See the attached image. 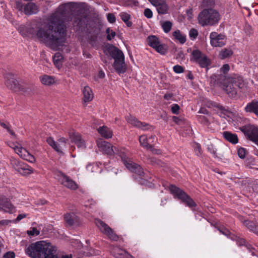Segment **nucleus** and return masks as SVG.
<instances>
[{
    "label": "nucleus",
    "instance_id": "obj_1",
    "mask_svg": "<svg viewBox=\"0 0 258 258\" xmlns=\"http://www.w3.org/2000/svg\"><path fill=\"white\" fill-rule=\"evenodd\" d=\"M25 36H31L55 48L62 45L67 35V27L62 15L58 12L52 14L45 22H31L25 28Z\"/></svg>",
    "mask_w": 258,
    "mask_h": 258
},
{
    "label": "nucleus",
    "instance_id": "obj_2",
    "mask_svg": "<svg viewBox=\"0 0 258 258\" xmlns=\"http://www.w3.org/2000/svg\"><path fill=\"white\" fill-rule=\"evenodd\" d=\"M25 252L31 258H58L56 255V247L43 240L30 244L25 249Z\"/></svg>",
    "mask_w": 258,
    "mask_h": 258
},
{
    "label": "nucleus",
    "instance_id": "obj_3",
    "mask_svg": "<svg viewBox=\"0 0 258 258\" xmlns=\"http://www.w3.org/2000/svg\"><path fill=\"white\" fill-rule=\"evenodd\" d=\"M221 19V15L216 10L205 9L198 16L199 23L202 26H214L218 24Z\"/></svg>",
    "mask_w": 258,
    "mask_h": 258
},
{
    "label": "nucleus",
    "instance_id": "obj_4",
    "mask_svg": "<svg viewBox=\"0 0 258 258\" xmlns=\"http://www.w3.org/2000/svg\"><path fill=\"white\" fill-rule=\"evenodd\" d=\"M242 82L240 77L225 79L223 82V88L230 97H234L237 93L238 88L241 87Z\"/></svg>",
    "mask_w": 258,
    "mask_h": 258
},
{
    "label": "nucleus",
    "instance_id": "obj_5",
    "mask_svg": "<svg viewBox=\"0 0 258 258\" xmlns=\"http://www.w3.org/2000/svg\"><path fill=\"white\" fill-rule=\"evenodd\" d=\"M169 189L172 194L188 207L193 208L196 206V204L193 200L181 189L174 185H171Z\"/></svg>",
    "mask_w": 258,
    "mask_h": 258
},
{
    "label": "nucleus",
    "instance_id": "obj_6",
    "mask_svg": "<svg viewBox=\"0 0 258 258\" xmlns=\"http://www.w3.org/2000/svg\"><path fill=\"white\" fill-rule=\"evenodd\" d=\"M95 224L100 231L105 234L111 240L117 241L118 239V236L114 232L113 229L110 228L107 224L99 219H96L95 220Z\"/></svg>",
    "mask_w": 258,
    "mask_h": 258
},
{
    "label": "nucleus",
    "instance_id": "obj_7",
    "mask_svg": "<svg viewBox=\"0 0 258 258\" xmlns=\"http://www.w3.org/2000/svg\"><path fill=\"white\" fill-rule=\"evenodd\" d=\"M247 138L258 145V127L253 125H247L240 127Z\"/></svg>",
    "mask_w": 258,
    "mask_h": 258
},
{
    "label": "nucleus",
    "instance_id": "obj_8",
    "mask_svg": "<svg viewBox=\"0 0 258 258\" xmlns=\"http://www.w3.org/2000/svg\"><path fill=\"white\" fill-rule=\"evenodd\" d=\"M119 156L121 158L125 166L131 171L135 172L137 174L143 176L144 174L142 168L138 164L135 163L134 162L130 160L126 156L124 152L119 154Z\"/></svg>",
    "mask_w": 258,
    "mask_h": 258
},
{
    "label": "nucleus",
    "instance_id": "obj_9",
    "mask_svg": "<svg viewBox=\"0 0 258 258\" xmlns=\"http://www.w3.org/2000/svg\"><path fill=\"white\" fill-rule=\"evenodd\" d=\"M191 54L194 61L201 68H207L210 65V59L200 50H194Z\"/></svg>",
    "mask_w": 258,
    "mask_h": 258
},
{
    "label": "nucleus",
    "instance_id": "obj_10",
    "mask_svg": "<svg viewBox=\"0 0 258 258\" xmlns=\"http://www.w3.org/2000/svg\"><path fill=\"white\" fill-rule=\"evenodd\" d=\"M97 145L102 151L109 156H113L114 154L119 156V154L123 152L121 150L113 147L111 144L105 141L97 142Z\"/></svg>",
    "mask_w": 258,
    "mask_h": 258
},
{
    "label": "nucleus",
    "instance_id": "obj_11",
    "mask_svg": "<svg viewBox=\"0 0 258 258\" xmlns=\"http://www.w3.org/2000/svg\"><path fill=\"white\" fill-rule=\"evenodd\" d=\"M55 176L58 181L66 187L72 190L78 188V186L76 182L62 172L57 171Z\"/></svg>",
    "mask_w": 258,
    "mask_h": 258
},
{
    "label": "nucleus",
    "instance_id": "obj_12",
    "mask_svg": "<svg viewBox=\"0 0 258 258\" xmlns=\"http://www.w3.org/2000/svg\"><path fill=\"white\" fill-rule=\"evenodd\" d=\"M210 43L213 47H222L226 44V37L224 34H218L216 32L210 34Z\"/></svg>",
    "mask_w": 258,
    "mask_h": 258
},
{
    "label": "nucleus",
    "instance_id": "obj_13",
    "mask_svg": "<svg viewBox=\"0 0 258 258\" xmlns=\"http://www.w3.org/2000/svg\"><path fill=\"white\" fill-rule=\"evenodd\" d=\"M5 84L10 89L14 91H19L21 89V85L12 74L7 73L4 76Z\"/></svg>",
    "mask_w": 258,
    "mask_h": 258
},
{
    "label": "nucleus",
    "instance_id": "obj_14",
    "mask_svg": "<svg viewBox=\"0 0 258 258\" xmlns=\"http://www.w3.org/2000/svg\"><path fill=\"white\" fill-rule=\"evenodd\" d=\"M149 1L156 7L159 14L164 15L168 13V6L165 0H149Z\"/></svg>",
    "mask_w": 258,
    "mask_h": 258
},
{
    "label": "nucleus",
    "instance_id": "obj_15",
    "mask_svg": "<svg viewBox=\"0 0 258 258\" xmlns=\"http://www.w3.org/2000/svg\"><path fill=\"white\" fill-rule=\"evenodd\" d=\"M126 120L130 123L132 124L135 126L141 128L143 130H149L151 127L149 124L141 122L131 115H129L126 117Z\"/></svg>",
    "mask_w": 258,
    "mask_h": 258
},
{
    "label": "nucleus",
    "instance_id": "obj_16",
    "mask_svg": "<svg viewBox=\"0 0 258 258\" xmlns=\"http://www.w3.org/2000/svg\"><path fill=\"white\" fill-rule=\"evenodd\" d=\"M106 49L109 55L114 60L124 57L122 51L112 44L107 45Z\"/></svg>",
    "mask_w": 258,
    "mask_h": 258
},
{
    "label": "nucleus",
    "instance_id": "obj_17",
    "mask_svg": "<svg viewBox=\"0 0 258 258\" xmlns=\"http://www.w3.org/2000/svg\"><path fill=\"white\" fill-rule=\"evenodd\" d=\"M70 138L72 142L74 143L79 148L85 149L86 145L85 141L81 138V135L78 133H70Z\"/></svg>",
    "mask_w": 258,
    "mask_h": 258
},
{
    "label": "nucleus",
    "instance_id": "obj_18",
    "mask_svg": "<svg viewBox=\"0 0 258 258\" xmlns=\"http://www.w3.org/2000/svg\"><path fill=\"white\" fill-rule=\"evenodd\" d=\"M0 209L5 212L12 213L14 211V207L5 197H0Z\"/></svg>",
    "mask_w": 258,
    "mask_h": 258
},
{
    "label": "nucleus",
    "instance_id": "obj_19",
    "mask_svg": "<svg viewBox=\"0 0 258 258\" xmlns=\"http://www.w3.org/2000/svg\"><path fill=\"white\" fill-rule=\"evenodd\" d=\"M113 67L118 73H124L126 70L124 57L114 60Z\"/></svg>",
    "mask_w": 258,
    "mask_h": 258
},
{
    "label": "nucleus",
    "instance_id": "obj_20",
    "mask_svg": "<svg viewBox=\"0 0 258 258\" xmlns=\"http://www.w3.org/2000/svg\"><path fill=\"white\" fill-rule=\"evenodd\" d=\"M65 222L69 226L79 222L78 217L74 213H66L64 215Z\"/></svg>",
    "mask_w": 258,
    "mask_h": 258
},
{
    "label": "nucleus",
    "instance_id": "obj_21",
    "mask_svg": "<svg viewBox=\"0 0 258 258\" xmlns=\"http://www.w3.org/2000/svg\"><path fill=\"white\" fill-rule=\"evenodd\" d=\"M224 138L228 142L235 144L238 142L237 136L235 134H233L230 132L225 131L222 133Z\"/></svg>",
    "mask_w": 258,
    "mask_h": 258
},
{
    "label": "nucleus",
    "instance_id": "obj_22",
    "mask_svg": "<svg viewBox=\"0 0 258 258\" xmlns=\"http://www.w3.org/2000/svg\"><path fill=\"white\" fill-rule=\"evenodd\" d=\"M38 11L37 6L34 3H28L24 8V12L27 15L36 14Z\"/></svg>",
    "mask_w": 258,
    "mask_h": 258
},
{
    "label": "nucleus",
    "instance_id": "obj_23",
    "mask_svg": "<svg viewBox=\"0 0 258 258\" xmlns=\"http://www.w3.org/2000/svg\"><path fill=\"white\" fill-rule=\"evenodd\" d=\"M97 131L101 136L104 138L109 139L111 138L112 136V131L106 126H100L98 128Z\"/></svg>",
    "mask_w": 258,
    "mask_h": 258
},
{
    "label": "nucleus",
    "instance_id": "obj_24",
    "mask_svg": "<svg viewBox=\"0 0 258 258\" xmlns=\"http://www.w3.org/2000/svg\"><path fill=\"white\" fill-rule=\"evenodd\" d=\"M245 110L246 112L254 113L258 116V101H252L248 103Z\"/></svg>",
    "mask_w": 258,
    "mask_h": 258
},
{
    "label": "nucleus",
    "instance_id": "obj_25",
    "mask_svg": "<svg viewBox=\"0 0 258 258\" xmlns=\"http://www.w3.org/2000/svg\"><path fill=\"white\" fill-rule=\"evenodd\" d=\"M83 93L84 95V101L85 102H89L91 101L93 98V94L91 88L88 86H85Z\"/></svg>",
    "mask_w": 258,
    "mask_h": 258
},
{
    "label": "nucleus",
    "instance_id": "obj_26",
    "mask_svg": "<svg viewBox=\"0 0 258 258\" xmlns=\"http://www.w3.org/2000/svg\"><path fill=\"white\" fill-rule=\"evenodd\" d=\"M17 171L22 175H26L32 173L33 170L30 166L23 162Z\"/></svg>",
    "mask_w": 258,
    "mask_h": 258
},
{
    "label": "nucleus",
    "instance_id": "obj_27",
    "mask_svg": "<svg viewBox=\"0 0 258 258\" xmlns=\"http://www.w3.org/2000/svg\"><path fill=\"white\" fill-rule=\"evenodd\" d=\"M40 80L42 84L46 86L51 85L55 82L53 77L46 75L40 77Z\"/></svg>",
    "mask_w": 258,
    "mask_h": 258
},
{
    "label": "nucleus",
    "instance_id": "obj_28",
    "mask_svg": "<svg viewBox=\"0 0 258 258\" xmlns=\"http://www.w3.org/2000/svg\"><path fill=\"white\" fill-rule=\"evenodd\" d=\"M13 148L15 152L24 160L26 159V157L29 153V152L27 150L24 148H22V147L15 146L13 147Z\"/></svg>",
    "mask_w": 258,
    "mask_h": 258
},
{
    "label": "nucleus",
    "instance_id": "obj_29",
    "mask_svg": "<svg viewBox=\"0 0 258 258\" xmlns=\"http://www.w3.org/2000/svg\"><path fill=\"white\" fill-rule=\"evenodd\" d=\"M37 89L35 86L23 87L21 85V89L19 91H22L26 95H33L35 94Z\"/></svg>",
    "mask_w": 258,
    "mask_h": 258
},
{
    "label": "nucleus",
    "instance_id": "obj_30",
    "mask_svg": "<svg viewBox=\"0 0 258 258\" xmlns=\"http://www.w3.org/2000/svg\"><path fill=\"white\" fill-rule=\"evenodd\" d=\"M147 41L148 44L155 49L160 43L159 38L154 35H150L148 37Z\"/></svg>",
    "mask_w": 258,
    "mask_h": 258
},
{
    "label": "nucleus",
    "instance_id": "obj_31",
    "mask_svg": "<svg viewBox=\"0 0 258 258\" xmlns=\"http://www.w3.org/2000/svg\"><path fill=\"white\" fill-rule=\"evenodd\" d=\"M147 162L148 164L156 167L164 166V163L162 161L155 158L148 157L147 158Z\"/></svg>",
    "mask_w": 258,
    "mask_h": 258
},
{
    "label": "nucleus",
    "instance_id": "obj_32",
    "mask_svg": "<svg viewBox=\"0 0 258 258\" xmlns=\"http://www.w3.org/2000/svg\"><path fill=\"white\" fill-rule=\"evenodd\" d=\"M172 35L175 39L178 40L181 44L184 43L186 41L185 36L182 34L179 30H177L173 32Z\"/></svg>",
    "mask_w": 258,
    "mask_h": 258
},
{
    "label": "nucleus",
    "instance_id": "obj_33",
    "mask_svg": "<svg viewBox=\"0 0 258 258\" xmlns=\"http://www.w3.org/2000/svg\"><path fill=\"white\" fill-rule=\"evenodd\" d=\"M233 51L230 48L222 49L219 53V56L221 59H225L231 56L233 54Z\"/></svg>",
    "mask_w": 258,
    "mask_h": 258
},
{
    "label": "nucleus",
    "instance_id": "obj_34",
    "mask_svg": "<svg viewBox=\"0 0 258 258\" xmlns=\"http://www.w3.org/2000/svg\"><path fill=\"white\" fill-rule=\"evenodd\" d=\"M119 16L127 27L132 26V22L129 21L131 18L130 15L125 12H122L120 13Z\"/></svg>",
    "mask_w": 258,
    "mask_h": 258
},
{
    "label": "nucleus",
    "instance_id": "obj_35",
    "mask_svg": "<svg viewBox=\"0 0 258 258\" xmlns=\"http://www.w3.org/2000/svg\"><path fill=\"white\" fill-rule=\"evenodd\" d=\"M244 224L250 231H253L258 235V227L256 226L253 222L248 220H245Z\"/></svg>",
    "mask_w": 258,
    "mask_h": 258
},
{
    "label": "nucleus",
    "instance_id": "obj_36",
    "mask_svg": "<svg viewBox=\"0 0 258 258\" xmlns=\"http://www.w3.org/2000/svg\"><path fill=\"white\" fill-rule=\"evenodd\" d=\"M172 23L169 21L163 22L161 24V27L164 32L166 33L169 32L171 29Z\"/></svg>",
    "mask_w": 258,
    "mask_h": 258
},
{
    "label": "nucleus",
    "instance_id": "obj_37",
    "mask_svg": "<svg viewBox=\"0 0 258 258\" xmlns=\"http://www.w3.org/2000/svg\"><path fill=\"white\" fill-rule=\"evenodd\" d=\"M84 18L81 16H76L75 18L74 24L78 26L79 27H84L86 25V23L84 21Z\"/></svg>",
    "mask_w": 258,
    "mask_h": 258
},
{
    "label": "nucleus",
    "instance_id": "obj_38",
    "mask_svg": "<svg viewBox=\"0 0 258 258\" xmlns=\"http://www.w3.org/2000/svg\"><path fill=\"white\" fill-rule=\"evenodd\" d=\"M10 161L11 164L13 167L17 171L19 169L20 165L23 163V162H21L14 157L11 158Z\"/></svg>",
    "mask_w": 258,
    "mask_h": 258
},
{
    "label": "nucleus",
    "instance_id": "obj_39",
    "mask_svg": "<svg viewBox=\"0 0 258 258\" xmlns=\"http://www.w3.org/2000/svg\"><path fill=\"white\" fill-rule=\"evenodd\" d=\"M155 49L161 54H165L167 52V47L166 45L159 44L155 48Z\"/></svg>",
    "mask_w": 258,
    "mask_h": 258
},
{
    "label": "nucleus",
    "instance_id": "obj_40",
    "mask_svg": "<svg viewBox=\"0 0 258 258\" xmlns=\"http://www.w3.org/2000/svg\"><path fill=\"white\" fill-rule=\"evenodd\" d=\"M147 137L145 135L141 136L139 138V141L141 146L146 148L148 149V147H150V145L147 142Z\"/></svg>",
    "mask_w": 258,
    "mask_h": 258
},
{
    "label": "nucleus",
    "instance_id": "obj_41",
    "mask_svg": "<svg viewBox=\"0 0 258 258\" xmlns=\"http://www.w3.org/2000/svg\"><path fill=\"white\" fill-rule=\"evenodd\" d=\"M46 141H47V143L50 146H51L55 151H56L58 152H60L59 148L58 147L56 143H55V142L53 140V139L52 138L49 137V138H47Z\"/></svg>",
    "mask_w": 258,
    "mask_h": 258
},
{
    "label": "nucleus",
    "instance_id": "obj_42",
    "mask_svg": "<svg viewBox=\"0 0 258 258\" xmlns=\"http://www.w3.org/2000/svg\"><path fill=\"white\" fill-rule=\"evenodd\" d=\"M208 151L213 154V156L215 158L217 157L218 156L217 155V148L216 147L212 144H210L208 145Z\"/></svg>",
    "mask_w": 258,
    "mask_h": 258
},
{
    "label": "nucleus",
    "instance_id": "obj_43",
    "mask_svg": "<svg viewBox=\"0 0 258 258\" xmlns=\"http://www.w3.org/2000/svg\"><path fill=\"white\" fill-rule=\"evenodd\" d=\"M106 33L107 34V39L109 41L112 40V39L116 35V33L112 30H110L109 28H108L106 30Z\"/></svg>",
    "mask_w": 258,
    "mask_h": 258
},
{
    "label": "nucleus",
    "instance_id": "obj_44",
    "mask_svg": "<svg viewBox=\"0 0 258 258\" xmlns=\"http://www.w3.org/2000/svg\"><path fill=\"white\" fill-rule=\"evenodd\" d=\"M215 4V0H202V6L203 7L213 6Z\"/></svg>",
    "mask_w": 258,
    "mask_h": 258
},
{
    "label": "nucleus",
    "instance_id": "obj_45",
    "mask_svg": "<svg viewBox=\"0 0 258 258\" xmlns=\"http://www.w3.org/2000/svg\"><path fill=\"white\" fill-rule=\"evenodd\" d=\"M27 233L30 236H37L40 234V231L36 228L32 227L30 230L27 231Z\"/></svg>",
    "mask_w": 258,
    "mask_h": 258
},
{
    "label": "nucleus",
    "instance_id": "obj_46",
    "mask_svg": "<svg viewBox=\"0 0 258 258\" xmlns=\"http://www.w3.org/2000/svg\"><path fill=\"white\" fill-rule=\"evenodd\" d=\"M173 70L174 72L178 74L184 72L183 68L179 65H176L174 66L173 68Z\"/></svg>",
    "mask_w": 258,
    "mask_h": 258
},
{
    "label": "nucleus",
    "instance_id": "obj_47",
    "mask_svg": "<svg viewBox=\"0 0 258 258\" xmlns=\"http://www.w3.org/2000/svg\"><path fill=\"white\" fill-rule=\"evenodd\" d=\"M237 154L238 156L241 158L243 159L245 156V150L243 148H240L237 151Z\"/></svg>",
    "mask_w": 258,
    "mask_h": 258
},
{
    "label": "nucleus",
    "instance_id": "obj_48",
    "mask_svg": "<svg viewBox=\"0 0 258 258\" xmlns=\"http://www.w3.org/2000/svg\"><path fill=\"white\" fill-rule=\"evenodd\" d=\"M198 35V31L195 29H192L190 30L189 35L191 38L195 39Z\"/></svg>",
    "mask_w": 258,
    "mask_h": 258
},
{
    "label": "nucleus",
    "instance_id": "obj_49",
    "mask_svg": "<svg viewBox=\"0 0 258 258\" xmlns=\"http://www.w3.org/2000/svg\"><path fill=\"white\" fill-rule=\"evenodd\" d=\"M144 14L146 17L149 19L153 17V13L149 8L145 9Z\"/></svg>",
    "mask_w": 258,
    "mask_h": 258
},
{
    "label": "nucleus",
    "instance_id": "obj_50",
    "mask_svg": "<svg viewBox=\"0 0 258 258\" xmlns=\"http://www.w3.org/2000/svg\"><path fill=\"white\" fill-rule=\"evenodd\" d=\"M107 20L110 23H114L116 21V18L114 15L112 13L108 14Z\"/></svg>",
    "mask_w": 258,
    "mask_h": 258
},
{
    "label": "nucleus",
    "instance_id": "obj_51",
    "mask_svg": "<svg viewBox=\"0 0 258 258\" xmlns=\"http://www.w3.org/2000/svg\"><path fill=\"white\" fill-rule=\"evenodd\" d=\"M179 106L177 104H175L171 107L172 112L173 114H178L179 113Z\"/></svg>",
    "mask_w": 258,
    "mask_h": 258
},
{
    "label": "nucleus",
    "instance_id": "obj_52",
    "mask_svg": "<svg viewBox=\"0 0 258 258\" xmlns=\"http://www.w3.org/2000/svg\"><path fill=\"white\" fill-rule=\"evenodd\" d=\"M229 70V66L228 64H224L220 69L221 72L223 73L224 75L226 74Z\"/></svg>",
    "mask_w": 258,
    "mask_h": 258
},
{
    "label": "nucleus",
    "instance_id": "obj_53",
    "mask_svg": "<svg viewBox=\"0 0 258 258\" xmlns=\"http://www.w3.org/2000/svg\"><path fill=\"white\" fill-rule=\"evenodd\" d=\"M15 253L13 251L7 252L4 255V257L5 258H15Z\"/></svg>",
    "mask_w": 258,
    "mask_h": 258
},
{
    "label": "nucleus",
    "instance_id": "obj_54",
    "mask_svg": "<svg viewBox=\"0 0 258 258\" xmlns=\"http://www.w3.org/2000/svg\"><path fill=\"white\" fill-rule=\"evenodd\" d=\"M147 150H150L154 154H160L161 153L160 150L154 148L152 145H150V147H148Z\"/></svg>",
    "mask_w": 258,
    "mask_h": 258
},
{
    "label": "nucleus",
    "instance_id": "obj_55",
    "mask_svg": "<svg viewBox=\"0 0 258 258\" xmlns=\"http://www.w3.org/2000/svg\"><path fill=\"white\" fill-rule=\"evenodd\" d=\"M31 163H33L35 161V158L33 155H31L30 153L28 154L26 159H25Z\"/></svg>",
    "mask_w": 258,
    "mask_h": 258
},
{
    "label": "nucleus",
    "instance_id": "obj_56",
    "mask_svg": "<svg viewBox=\"0 0 258 258\" xmlns=\"http://www.w3.org/2000/svg\"><path fill=\"white\" fill-rule=\"evenodd\" d=\"M61 58L62 56L60 53H56L53 57V61L54 63H57Z\"/></svg>",
    "mask_w": 258,
    "mask_h": 258
},
{
    "label": "nucleus",
    "instance_id": "obj_57",
    "mask_svg": "<svg viewBox=\"0 0 258 258\" xmlns=\"http://www.w3.org/2000/svg\"><path fill=\"white\" fill-rule=\"evenodd\" d=\"M23 5L21 2L17 1L16 2L15 8L20 11H22Z\"/></svg>",
    "mask_w": 258,
    "mask_h": 258
},
{
    "label": "nucleus",
    "instance_id": "obj_58",
    "mask_svg": "<svg viewBox=\"0 0 258 258\" xmlns=\"http://www.w3.org/2000/svg\"><path fill=\"white\" fill-rule=\"evenodd\" d=\"M215 106L221 111V112L223 114H225L227 111L226 109L224 108V107L220 104H216L215 105Z\"/></svg>",
    "mask_w": 258,
    "mask_h": 258
},
{
    "label": "nucleus",
    "instance_id": "obj_59",
    "mask_svg": "<svg viewBox=\"0 0 258 258\" xmlns=\"http://www.w3.org/2000/svg\"><path fill=\"white\" fill-rule=\"evenodd\" d=\"M27 216V215L26 214H19L16 219L15 220V222H18L19 221H20L21 219L26 217Z\"/></svg>",
    "mask_w": 258,
    "mask_h": 258
},
{
    "label": "nucleus",
    "instance_id": "obj_60",
    "mask_svg": "<svg viewBox=\"0 0 258 258\" xmlns=\"http://www.w3.org/2000/svg\"><path fill=\"white\" fill-rule=\"evenodd\" d=\"M12 221L9 220H2L0 221V225L3 226L8 225L9 223H11Z\"/></svg>",
    "mask_w": 258,
    "mask_h": 258
},
{
    "label": "nucleus",
    "instance_id": "obj_61",
    "mask_svg": "<svg viewBox=\"0 0 258 258\" xmlns=\"http://www.w3.org/2000/svg\"><path fill=\"white\" fill-rule=\"evenodd\" d=\"M56 255L58 257V258H72V256L71 254L70 255H61L60 254H58L57 253V250H56Z\"/></svg>",
    "mask_w": 258,
    "mask_h": 258
},
{
    "label": "nucleus",
    "instance_id": "obj_62",
    "mask_svg": "<svg viewBox=\"0 0 258 258\" xmlns=\"http://www.w3.org/2000/svg\"><path fill=\"white\" fill-rule=\"evenodd\" d=\"M173 96V94L172 93H168L165 94L164 96V98L166 100H169Z\"/></svg>",
    "mask_w": 258,
    "mask_h": 258
},
{
    "label": "nucleus",
    "instance_id": "obj_63",
    "mask_svg": "<svg viewBox=\"0 0 258 258\" xmlns=\"http://www.w3.org/2000/svg\"><path fill=\"white\" fill-rule=\"evenodd\" d=\"M219 231L225 235H228L230 234L229 231L226 229H219Z\"/></svg>",
    "mask_w": 258,
    "mask_h": 258
},
{
    "label": "nucleus",
    "instance_id": "obj_64",
    "mask_svg": "<svg viewBox=\"0 0 258 258\" xmlns=\"http://www.w3.org/2000/svg\"><path fill=\"white\" fill-rule=\"evenodd\" d=\"M172 119L173 121L176 124H179L180 121H181V120L179 118L175 116H173Z\"/></svg>",
    "mask_w": 258,
    "mask_h": 258
}]
</instances>
